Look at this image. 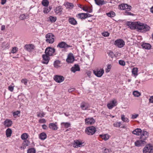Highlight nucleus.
Wrapping results in <instances>:
<instances>
[{"mask_svg":"<svg viewBox=\"0 0 153 153\" xmlns=\"http://www.w3.org/2000/svg\"><path fill=\"white\" fill-rule=\"evenodd\" d=\"M128 26L132 29H137V30L141 32L147 31L149 30L150 27L147 25L137 22H128Z\"/></svg>","mask_w":153,"mask_h":153,"instance_id":"f257e3e1","label":"nucleus"},{"mask_svg":"<svg viewBox=\"0 0 153 153\" xmlns=\"http://www.w3.org/2000/svg\"><path fill=\"white\" fill-rule=\"evenodd\" d=\"M149 136L148 133L147 132H144L140 137V140L136 141L134 143L135 145L137 147L141 146L146 143L145 140L148 138Z\"/></svg>","mask_w":153,"mask_h":153,"instance_id":"f03ea898","label":"nucleus"},{"mask_svg":"<svg viewBox=\"0 0 153 153\" xmlns=\"http://www.w3.org/2000/svg\"><path fill=\"white\" fill-rule=\"evenodd\" d=\"M96 129L94 126H91L87 127L85 129V133L88 135H93L96 132Z\"/></svg>","mask_w":153,"mask_h":153,"instance_id":"7ed1b4c3","label":"nucleus"},{"mask_svg":"<svg viewBox=\"0 0 153 153\" xmlns=\"http://www.w3.org/2000/svg\"><path fill=\"white\" fill-rule=\"evenodd\" d=\"M54 36L52 33H49L45 36V41L47 43L52 44L54 41Z\"/></svg>","mask_w":153,"mask_h":153,"instance_id":"20e7f679","label":"nucleus"},{"mask_svg":"<svg viewBox=\"0 0 153 153\" xmlns=\"http://www.w3.org/2000/svg\"><path fill=\"white\" fill-rule=\"evenodd\" d=\"M55 52V49L54 48L50 47L47 48L45 51V53L49 56H53Z\"/></svg>","mask_w":153,"mask_h":153,"instance_id":"39448f33","label":"nucleus"},{"mask_svg":"<svg viewBox=\"0 0 153 153\" xmlns=\"http://www.w3.org/2000/svg\"><path fill=\"white\" fill-rule=\"evenodd\" d=\"M132 8V7L126 4H122L119 6L118 8L120 10H125L126 11H130Z\"/></svg>","mask_w":153,"mask_h":153,"instance_id":"423d86ee","label":"nucleus"},{"mask_svg":"<svg viewBox=\"0 0 153 153\" xmlns=\"http://www.w3.org/2000/svg\"><path fill=\"white\" fill-rule=\"evenodd\" d=\"M143 153H152L153 152V147L150 145H146L143 150Z\"/></svg>","mask_w":153,"mask_h":153,"instance_id":"0eeeda50","label":"nucleus"},{"mask_svg":"<svg viewBox=\"0 0 153 153\" xmlns=\"http://www.w3.org/2000/svg\"><path fill=\"white\" fill-rule=\"evenodd\" d=\"M85 124L87 125H92L95 122V120L93 117H88L85 120Z\"/></svg>","mask_w":153,"mask_h":153,"instance_id":"6e6552de","label":"nucleus"},{"mask_svg":"<svg viewBox=\"0 0 153 153\" xmlns=\"http://www.w3.org/2000/svg\"><path fill=\"white\" fill-rule=\"evenodd\" d=\"M94 74L97 77H101L104 73V70L103 68L93 71Z\"/></svg>","mask_w":153,"mask_h":153,"instance_id":"1a4fd4ad","label":"nucleus"},{"mask_svg":"<svg viewBox=\"0 0 153 153\" xmlns=\"http://www.w3.org/2000/svg\"><path fill=\"white\" fill-rule=\"evenodd\" d=\"M85 144L84 142L77 140L74 141L73 146L75 148L80 147L84 146Z\"/></svg>","mask_w":153,"mask_h":153,"instance_id":"9d476101","label":"nucleus"},{"mask_svg":"<svg viewBox=\"0 0 153 153\" xmlns=\"http://www.w3.org/2000/svg\"><path fill=\"white\" fill-rule=\"evenodd\" d=\"M57 47L61 48H66L71 47L72 46L68 45L64 42H62L58 44Z\"/></svg>","mask_w":153,"mask_h":153,"instance_id":"9b49d317","label":"nucleus"},{"mask_svg":"<svg viewBox=\"0 0 153 153\" xmlns=\"http://www.w3.org/2000/svg\"><path fill=\"white\" fill-rule=\"evenodd\" d=\"M115 45L118 48H121L123 47L125 45V42L122 39H117L115 41Z\"/></svg>","mask_w":153,"mask_h":153,"instance_id":"f8f14e48","label":"nucleus"},{"mask_svg":"<svg viewBox=\"0 0 153 153\" xmlns=\"http://www.w3.org/2000/svg\"><path fill=\"white\" fill-rule=\"evenodd\" d=\"M80 108L83 110H87L90 107L88 103L85 102H82L80 104Z\"/></svg>","mask_w":153,"mask_h":153,"instance_id":"ddd939ff","label":"nucleus"},{"mask_svg":"<svg viewBox=\"0 0 153 153\" xmlns=\"http://www.w3.org/2000/svg\"><path fill=\"white\" fill-rule=\"evenodd\" d=\"M53 79L56 82L58 83H60L64 80V78L63 76L58 75L55 76Z\"/></svg>","mask_w":153,"mask_h":153,"instance_id":"4468645a","label":"nucleus"},{"mask_svg":"<svg viewBox=\"0 0 153 153\" xmlns=\"http://www.w3.org/2000/svg\"><path fill=\"white\" fill-rule=\"evenodd\" d=\"M48 55L46 54H43L42 55V57L43 58L42 63L43 64H47L49 61L50 57Z\"/></svg>","mask_w":153,"mask_h":153,"instance_id":"2eb2a0df","label":"nucleus"},{"mask_svg":"<svg viewBox=\"0 0 153 153\" xmlns=\"http://www.w3.org/2000/svg\"><path fill=\"white\" fill-rule=\"evenodd\" d=\"M144 132H147L146 131H142L141 129L140 128H137L132 131V133L134 134L137 135H141V137H142V134Z\"/></svg>","mask_w":153,"mask_h":153,"instance_id":"dca6fc26","label":"nucleus"},{"mask_svg":"<svg viewBox=\"0 0 153 153\" xmlns=\"http://www.w3.org/2000/svg\"><path fill=\"white\" fill-rule=\"evenodd\" d=\"M49 127L51 129L53 130L56 131L58 129L57 123L56 122L55 123H50L49 124Z\"/></svg>","mask_w":153,"mask_h":153,"instance_id":"f3484780","label":"nucleus"},{"mask_svg":"<svg viewBox=\"0 0 153 153\" xmlns=\"http://www.w3.org/2000/svg\"><path fill=\"white\" fill-rule=\"evenodd\" d=\"M34 48V45L33 44L26 45L25 46V48L29 52H30Z\"/></svg>","mask_w":153,"mask_h":153,"instance_id":"a211bd4d","label":"nucleus"},{"mask_svg":"<svg viewBox=\"0 0 153 153\" xmlns=\"http://www.w3.org/2000/svg\"><path fill=\"white\" fill-rule=\"evenodd\" d=\"M74 58L72 54L69 55L66 59V61L69 63H72L74 62Z\"/></svg>","mask_w":153,"mask_h":153,"instance_id":"6ab92c4d","label":"nucleus"},{"mask_svg":"<svg viewBox=\"0 0 153 153\" xmlns=\"http://www.w3.org/2000/svg\"><path fill=\"white\" fill-rule=\"evenodd\" d=\"M80 68L78 65L75 64L71 68V71L73 73H75L76 71H80Z\"/></svg>","mask_w":153,"mask_h":153,"instance_id":"aec40b11","label":"nucleus"},{"mask_svg":"<svg viewBox=\"0 0 153 153\" xmlns=\"http://www.w3.org/2000/svg\"><path fill=\"white\" fill-rule=\"evenodd\" d=\"M68 22L71 24L73 25H76L77 24V22L75 19L70 17L68 19Z\"/></svg>","mask_w":153,"mask_h":153,"instance_id":"412c9836","label":"nucleus"},{"mask_svg":"<svg viewBox=\"0 0 153 153\" xmlns=\"http://www.w3.org/2000/svg\"><path fill=\"white\" fill-rule=\"evenodd\" d=\"M12 124V122L10 120L6 119L4 122V125L6 127L10 126Z\"/></svg>","mask_w":153,"mask_h":153,"instance_id":"4be33fe9","label":"nucleus"},{"mask_svg":"<svg viewBox=\"0 0 153 153\" xmlns=\"http://www.w3.org/2000/svg\"><path fill=\"white\" fill-rule=\"evenodd\" d=\"M94 1L95 3L99 6L105 4L107 3V1L103 0H94Z\"/></svg>","mask_w":153,"mask_h":153,"instance_id":"5701e85b","label":"nucleus"},{"mask_svg":"<svg viewBox=\"0 0 153 153\" xmlns=\"http://www.w3.org/2000/svg\"><path fill=\"white\" fill-rule=\"evenodd\" d=\"M29 144V142L27 140H25L22 143L23 146L21 147L20 148L21 149H24L26 147L28 146Z\"/></svg>","mask_w":153,"mask_h":153,"instance_id":"b1692460","label":"nucleus"},{"mask_svg":"<svg viewBox=\"0 0 153 153\" xmlns=\"http://www.w3.org/2000/svg\"><path fill=\"white\" fill-rule=\"evenodd\" d=\"M99 136L105 141L108 140L109 138V136L107 134H100Z\"/></svg>","mask_w":153,"mask_h":153,"instance_id":"393cba45","label":"nucleus"},{"mask_svg":"<svg viewBox=\"0 0 153 153\" xmlns=\"http://www.w3.org/2000/svg\"><path fill=\"white\" fill-rule=\"evenodd\" d=\"M61 64V62L60 61L56 60L54 62L53 65L55 68H58L60 66Z\"/></svg>","mask_w":153,"mask_h":153,"instance_id":"a878e982","label":"nucleus"},{"mask_svg":"<svg viewBox=\"0 0 153 153\" xmlns=\"http://www.w3.org/2000/svg\"><path fill=\"white\" fill-rule=\"evenodd\" d=\"M76 17L79 19H86L85 13H80L76 15Z\"/></svg>","mask_w":153,"mask_h":153,"instance_id":"bb28decb","label":"nucleus"},{"mask_svg":"<svg viewBox=\"0 0 153 153\" xmlns=\"http://www.w3.org/2000/svg\"><path fill=\"white\" fill-rule=\"evenodd\" d=\"M47 135L45 132H42L40 134L39 136V138L42 140H44L46 139Z\"/></svg>","mask_w":153,"mask_h":153,"instance_id":"cd10ccee","label":"nucleus"},{"mask_svg":"<svg viewBox=\"0 0 153 153\" xmlns=\"http://www.w3.org/2000/svg\"><path fill=\"white\" fill-rule=\"evenodd\" d=\"M142 46L143 48L148 50L150 49L151 48L150 45L147 43H143L142 44Z\"/></svg>","mask_w":153,"mask_h":153,"instance_id":"c85d7f7f","label":"nucleus"},{"mask_svg":"<svg viewBox=\"0 0 153 153\" xmlns=\"http://www.w3.org/2000/svg\"><path fill=\"white\" fill-rule=\"evenodd\" d=\"M107 107L109 109H111L115 106V101L114 100H112L108 104Z\"/></svg>","mask_w":153,"mask_h":153,"instance_id":"c756f323","label":"nucleus"},{"mask_svg":"<svg viewBox=\"0 0 153 153\" xmlns=\"http://www.w3.org/2000/svg\"><path fill=\"white\" fill-rule=\"evenodd\" d=\"M9 44L4 42L2 43V47L4 49H8L9 47Z\"/></svg>","mask_w":153,"mask_h":153,"instance_id":"7c9ffc66","label":"nucleus"},{"mask_svg":"<svg viewBox=\"0 0 153 153\" xmlns=\"http://www.w3.org/2000/svg\"><path fill=\"white\" fill-rule=\"evenodd\" d=\"M12 133V130L10 128H7L6 131V134L7 137H10Z\"/></svg>","mask_w":153,"mask_h":153,"instance_id":"2f4dec72","label":"nucleus"},{"mask_svg":"<svg viewBox=\"0 0 153 153\" xmlns=\"http://www.w3.org/2000/svg\"><path fill=\"white\" fill-rule=\"evenodd\" d=\"M65 6L67 8L70 9H72L74 7V5L72 3L69 2L66 3L65 4Z\"/></svg>","mask_w":153,"mask_h":153,"instance_id":"473e14b6","label":"nucleus"},{"mask_svg":"<svg viewBox=\"0 0 153 153\" xmlns=\"http://www.w3.org/2000/svg\"><path fill=\"white\" fill-rule=\"evenodd\" d=\"M62 10V8L61 6H58L56 8L55 12L58 14L61 13Z\"/></svg>","mask_w":153,"mask_h":153,"instance_id":"72a5a7b5","label":"nucleus"},{"mask_svg":"<svg viewBox=\"0 0 153 153\" xmlns=\"http://www.w3.org/2000/svg\"><path fill=\"white\" fill-rule=\"evenodd\" d=\"M115 127H118L120 128H125V126L121 123V122H117L115 124Z\"/></svg>","mask_w":153,"mask_h":153,"instance_id":"f704fd0d","label":"nucleus"},{"mask_svg":"<svg viewBox=\"0 0 153 153\" xmlns=\"http://www.w3.org/2000/svg\"><path fill=\"white\" fill-rule=\"evenodd\" d=\"M28 135L26 133H24L22 134L21 136V138L23 140H26L28 138Z\"/></svg>","mask_w":153,"mask_h":153,"instance_id":"c9c22d12","label":"nucleus"},{"mask_svg":"<svg viewBox=\"0 0 153 153\" xmlns=\"http://www.w3.org/2000/svg\"><path fill=\"white\" fill-rule=\"evenodd\" d=\"M42 3L43 6L45 7H47L49 4V2L48 0H43Z\"/></svg>","mask_w":153,"mask_h":153,"instance_id":"e433bc0d","label":"nucleus"},{"mask_svg":"<svg viewBox=\"0 0 153 153\" xmlns=\"http://www.w3.org/2000/svg\"><path fill=\"white\" fill-rule=\"evenodd\" d=\"M106 14L108 17H114L115 16V13L113 11L107 13Z\"/></svg>","mask_w":153,"mask_h":153,"instance_id":"4c0bfd02","label":"nucleus"},{"mask_svg":"<svg viewBox=\"0 0 153 153\" xmlns=\"http://www.w3.org/2000/svg\"><path fill=\"white\" fill-rule=\"evenodd\" d=\"M61 125L62 126L64 125V127L65 128H68L70 126V124L68 123L63 122L61 123Z\"/></svg>","mask_w":153,"mask_h":153,"instance_id":"58836bf2","label":"nucleus"},{"mask_svg":"<svg viewBox=\"0 0 153 153\" xmlns=\"http://www.w3.org/2000/svg\"><path fill=\"white\" fill-rule=\"evenodd\" d=\"M133 94L135 97H139L141 95V94L140 92L136 91H134Z\"/></svg>","mask_w":153,"mask_h":153,"instance_id":"ea45409f","label":"nucleus"},{"mask_svg":"<svg viewBox=\"0 0 153 153\" xmlns=\"http://www.w3.org/2000/svg\"><path fill=\"white\" fill-rule=\"evenodd\" d=\"M49 20L51 22H55L56 20V17L53 16H50L49 17Z\"/></svg>","mask_w":153,"mask_h":153,"instance_id":"a19ab883","label":"nucleus"},{"mask_svg":"<svg viewBox=\"0 0 153 153\" xmlns=\"http://www.w3.org/2000/svg\"><path fill=\"white\" fill-rule=\"evenodd\" d=\"M51 9V8L50 7H45L44 8L43 12L45 13H48Z\"/></svg>","mask_w":153,"mask_h":153,"instance_id":"79ce46f5","label":"nucleus"},{"mask_svg":"<svg viewBox=\"0 0 153 153\" xmlns=\"http://www.w3.org/2000/svg\"><path fill=\"white\" fill-rule=\"evenodd\" d=\"M37 116L38 117H44L45 115V113L42 112L41 113L40 112H37Z\"/></svg>","mask_w":153,"mask_h":153,"instance_id":"37998d69","label":"nucleus"},{"mask_svg":"<svg viewBox=\"0 0 153 153\" xmlns=\"http://www.w3.org/2000/svg\"><path fill=\"white\" fill-rule=\"evenodd\" d=\"M121 118L122 120L124 122H128L129 121L127 117H125L124 115L121 116Z\"/></svg>","mask_w":153,"mask_h":153,"instance_id":"c03bdc74","label":"nucleus"},{"mask_svg":"<svg viewBox=\"0 0 153 153\" xmlns=\"http://www.w3.org/2000/svg\"><path fill=\"white\" fill-rule=\"evenodd\" d=\"M138 69L136 68H134L132 70V73L134 75H137Z\"/></svg>","mask_w":153,"mask_h":153,"instance_id":"a18cd8bd","label":"nucleus"},{"mask_svg":"<svg viewBox=\"0 0 153 153\" xmlns=\"http://www.w3.org/2000/svg\"><path fill=\"white\" fill-rule=\"evenodd\" d=\"M28 17V16L27 14H22L20 16V19L21 20H24L27 19Z\"/></svg>","mask_w":153,"mask_h":153,"instance_id":"49530a36","label":"nucleus"},{"mask_svg":"<svg viewBox=\"0 0 153 153\" xmlns=\"http://www.w3.org/2000/svg\"><path fill=\"white\" fill-rule=\"evenodd\" d=\"M36 151L34 148H31L28 149L27 151V153H35Z\"/></svg>","mask_w":153,"mask_h":153,"instance_id":"de8ad7c7","label":"nucleus"},{"mask_svg":"<svg viewBox=\"0 0 153 153\" xmlns=\"http://www.w3.org/2000/svg\"><path fill=\"white\" fill-rule=\"evenodd\" d=\"M18 51V48L16 47H14L11 50V53H16Z\"/></svg>","mask_w":153,"mask_h":153,"instance_id":"09e8293b","label":"nucleus"},{"mask_svg":"<svg viewBox=\"0 0 153 153\" xmlns=\"http://www.w3.org/2000/svg\"><path fill=\"white\" fill-rule=\"evenodd\" d=\"M111 65L110 64H108L107 65V67L106 70V72L108 73L109 72L111 69Z\"/></svg>","mask_w":153,"mask_h":153,"instance_id":"8fccbe9b","label":"nucleus"},{"mask_svg":"<svg viewBox=\"0 0 153 153\" xmlns=\"http://www.w3.org/2000/svg\"><path fill=\"white\" fill-rule=\"evenodd\" d=\"M129 11H126L123 13V14L125 15H133V14L129 12Z\"/></svg>","mask_w":153,"mask_h":153,"instance_id":"3c124183","label":"nucleus"},{"mask_svg":"<svg viewBox=\"0 0 153 153\" xmlns=\"http://www.w3.org/2000/svg\"><path fill=\"white\" fill-rule=\"evenodd\" d=\"M119 63L120 65L122 66H124L125 65V62L122 60H120L119 61Z\"/></svg>","mask_w":153,"mask_h":153,"instance_id":"603ef678","label":"nucleus"},{"mask_svg":"<svg viewBox=\"0 0 153 153\" xmlns=\"http://www.w3.org/2000/svg\"><path fill=\"white\" fill-rule=\"evenodd\" d=\"M104 149L103 152L104 153H108L111 151V150L104 148L102 149Z\"/></svg>","mask_w":153,"mask_h":153,"instance_id":"864d4df0","label":"nucleus"},{"mask_svg":"<svg viewBox=\"0 0 153 153\" xmlns=\"http://www.w3.org/2000/svg\"><path fill=\"white\" fill-rule=\"evenodd\" d=\"M102 35L105 37H107L109 36V34L107 32H105L102 33Z\"/></svg>","mask_w":153,"mask_h":153,"instance_id":"5fc2aeb1","label":"nucleus"},{"mask_svg":"<svg viewBox=\"0 0 153 153\" xmlns=\"http://www.w3.org/2000/svg\"><path fill=\"white\" fill-rule=\"evenodd\" d=\"M21 82L25 85H26L27 84V80L26 79H22L21 80Z\"/></svg>","mask_w":153,"mask_h":153,"instance_id":"6e6d98bb","label":"nucleus"},{"mask_svg":"<svg viewBox=\"0 0 153 153\" xmlns=\"http://www.w3.org/2000/svg\"><path fill=\"white\" fill-rule=\"evenodd\" d=\"M20 114V111H17L13 112V115L14 117H15L16 116H18Z\"/></svg>","mask_w":153,"mask_h":153,"instance_id":"4d7b16f0","label":"nucleus"},{"mask_svg":"<svg viewBox=\"0 0 153 153\" xmlns=\"http://www.w3.org/2000/svg\"><path fill=\"white\" fill-rule=\"evenodd\" d=\"M8 89L10 91L12 92L14 90V87L11 85L9 86L8 87Z\"/></svg>","mask_w":153,"mask_h":153,"instance_id":"13d9d810","label":"nucleus"},{"mask_svg":"<svg viewBox=\"0 0 153 153\" xmlns=\"http://www.w3.org/2000/svg\"><path fill=\"white\" fill-rule=\"evenodd\" d=\"M39 122L40 123H46V121L45 119H40L39 120Z\"/></svg>","mask_w":153,"mask_h":153,"instance_id":"bf43d9fd","label":"nucleus"},{"mask_svg":"<svg viewBox=\"0 0 153 153\" xmlns=\"http://www.w3.org/2000/svg\"><path fill=\"white\" fill-rule=\"evenodd\" d=\"M139 116L138 114H132L131 116V118L133 119H134L136 118Z\"/></svg>","mask_w":153,"mask_h":153,"instance_id":"052dcab7","label":"nucleus"},{"mask_svg":"<svg viewBox=\"0 0 153 153\" xmlns=\"http://www.w3.org/2000/svg\"><path fill=\"white\" fill-rule=\"evenodd\" d=\"M108 55L112 58L114 56V55L113 53V52L111 51H110Z\"/></svg>","mask_w":153,"mask_h":153,"instance_id":"680f3d73","label":"nucleus"},{"mask_svg":"<svg viewBox=\"0 0 153 153\" xmlns=\"http://www.w3.org/2000/svg\"><path fill=\"white\" fill-rule=\"evenodd\" d=\"M87 10V12L91 13L92 12V9L91 8H88Z\"/></svg>","mask_w":153,"mask_h":153,"instance_id":"e2e57ef3","label":"nucleus"},{"mask_svg":"<svg viewBox=\"0 0 153 153\" xmlns=\"http://www.w3.org/2000/svg\"><path fill=\"white\" fill-rule=\"evenodd\" d=\"M149 102L151 103H153V96L151 97L149 99Z\"/></svg>","mask_w":153,"mask_h":153,"instance_id":"0e129e2a","label":"nucleus"},{"mask_svg":"<svg viewBox=\"0 0 153 153\" xmlns=\"http://www.w3.org/2000/svg\"><path fill=\"white\" fill-rule=\"evenodd\" d=\"M85 15L86 18L88 17H91L92 16L91 15L88 13H85Z\"/></svg>","mask_w":153,"mask_h":153,"instance_id":"69168bd1","label":"nucleus"},{"mask_svg":"<svg viewBox=\"0 0 153 153\" xmlns=\"http://www.w3.org/2000/svg\"><path fill=\"white\" fill-rule=\"evenodd\" d=\"M87 75L89 77H91V71H88L87 72Z\"/></svg>","mask_w":153,"mask_h":153,"instance_id":"338daca9","label":"nucleus"},{"mask_svg":"<svg viewBox=\"0 0 153 153\" xmlns=\"http://www.w3.org/2000/svg\"><path fill=\"white\" fill-rule=\"evenodd\" d=\"M75 90V89L74 88H71L69 89L68 90V91L69 92H71L73 91H74Z\"/></svg>","mask_w":153,"mask_h":153,"instance_id":"774afa93","label":"nucleus"}]
</instances>
